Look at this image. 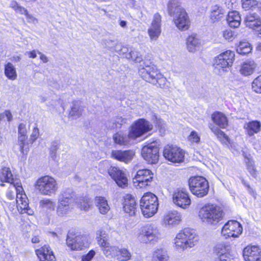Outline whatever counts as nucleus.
<instances>
[{"mask_svg":"<svg viewBox=\"0 0 261 261\" xmlns=\"http://www.w3.org/2000/svg\"><path fill=\"white\" fill-rule=\"evenodd\" d=\"M0 180L2 182H7L13 186L16 192V202L18 211L21 214L27 213L29 215H33L34 211L29 206L28 198L23 193V188L19 183L14 179L11 170L9 168H3L0 173Z\"/></svg>","mask_w":261,"mask_h":261,"instance_id":"f257e3e1","label":"nucleus"},{"mask_svg":"<svg viewBox=\"0 0 261 261\" xmlns=\"http://www.w3.org/2000/svg\"><path fill=\"white\" fill-rule=\"evenodd\" d=\"M153 126L145 119L136 120L131 126L127 136L122 133H117L113 136L116 144L123 145L129 142V139H135L152 129Z\"/></svg>","mask_w":261,"mask_h":261,"instance_id":"f03ea898","label":"nucleus"},{"mask_svg":"<svg viewBox=\"0 0 261 261\" xmlns=\"http://www.w3.org/2000/svg\"><path fill=\"white\" fill-rule=\"evenodd\" d=\"M199 237L195 230L186 228L178 232L173 240L174 246L179 251H184L188 248H192L198 243Z\"/></svg>","mask_w":261,"mask_h":261,"instance_id":"7ed1b4c3","label":"nucleus"},{"mask_svg":"<svg viewBox=\"0 0 261 261\" xmlns=\"http://www.w3.org/2000/svg\"><path fill=\"white\" fill-rule=\"evenodd\" d=\"M199 217L203 222L210 224L217 223L222 217V211L219 206L207 204L200 210Z\"/></svg>","mask_w":261,"mask_h":261,"instance_id":"20e7f679","label":"nucleus"},{"mask_svg":"<svg viewBox=\"0 0 261 261\" xmlns=\"http://www.w3.org/2000/svg\"><path fill=\"white\" fill-rule=\"evenodd\" d=\"M140 206L143 216L146 218H150L157 212L158 199L154 194L146 193L141 198Z\"/></svg>","mask_w":261,"mask_h":261,"instance_id":"39448f33","label":"nucleus"},{"mask_svg":"<svg viewBox=\"0 0 261 261\" xmlns=\"http://www.w3.org/2000/svg\"><path fill=\"white\" fill-rule=\"evenodd\" d=\"M136 237L140 243L147 244L157 241L160 237V233L155 225L146 224L138 229Z\"/></svg>","mask_w":261,"mask_h":261,"instance_id":"423d86ee","label":"nucleus"},{"mask_svg":"<svg viewBox=\"0 0 261 261\" xmlns=\"http://www.w3.org/2000/svg\"><path fill=\"white\" fill-rule=\"evenodd\" d=\"M234 56V53L228 50L215 57L213 64L214 72L220 75L223 74L226 68L232 66Z\"/></svg>","mask_w":261,"mask_h":261,"instance_id":"0eeeda50","label":"nucleus"},{"mask_svg":"<svg viewBox=\"0 0 261 261\" xmlns=\"http://www.w3.org/2000/svg\"><path fill=\"white\" fill-rule=\"evenodd\" d=\"M35 186L39 193L46 196L54 194L58 188L56 180L49 175L43 176L38 178Z\"/></svg>","mask_w":261,"mask_h":261,"instance_id":"6e6552de","label":"nucleus"},{"mask_svg":"<svg viewBox=\"0 0 261 261\" xmlns=\"http://www.w3.org/2000/svg\"><path fill=\"white\" fill-rule=\"evenodd\" d=\"M73 199L70 190L64 192L58 198L56 214L63 217L67 215L73 208Z\"/></svg>","mask_w":261,"mask_h":261,"instance_id":"1a4fd4ad","label":"nucleus"},{"mask_svg":"<svg viewBox=\"0 0 261 261\" xmlns=\"http://www.w3.org/2000/svg\"><path fill=\"white\" fill-rule=\"evenodd\" d=\"M189 186L191 192L198 197H203L208 193V183L202 176H197L190 178Z\"/></svg>","mask_w":261,"mask_h":261,"instance_id":"9d476101","label":"nucleus"},{"mask_svg":"<svg viewBox=\"0 0 261 261\" xmlns=\"http://www.w3.org/2000/svg\"><path fill=\"white\" fill-rule=\"evenodd\" d=\"M163 155L168 161L173 163H181L184 161V151L179 147L173 145H167L164 147Z\"/></svg>","mask_w":261,"mask_h":261,"instance_id":"9b49d317","label":"nucleus"},{"mask_svg":"<svg viewBox=\"0 0 261 261\" xmlns=\"http://www.w3.org/2000/svg\"><path fill=\"white\" fill-rule=\"evenodd\" d=\"M142 157L150 164H155L159 158V148L158 145L152 143L143 146L142 148Z\"/></svg>","mask_w":261,"mask_h":261,"instance_id":"f8f14e48","label":"nucleus"},{"mask_svg":"<svg viewBox=\"0 0 261 261\" xmlns=\"http://www.w3.org/2000/svg\"><path fill=\"white\" fill-rule=\"evenodd\" d=\"M153 174L149 169H144L137 171L133 182L135 187L142 188L148 186L153 179Z\"/></svg>","mask_w":261,"mask_h":261,"instance_id":"ddd939ff","label":"nucleus"},{"mask_svg":"<svg viewBox=\"0 0 261 261\" xmlns=\"http://www.w3.org/2000/svg\"><path fill=\"white\" fill-rule=\"evenodd\" d=\"M242 227L240 223L236 220L228 221L223 227L221 234L227 238H237L242 232Z\"/></svg>","mask_w":261,"mask_h":261,"instance_id":"4468645a","label":"nucleus"},{"mask_svg":"<svg viewBox=\"0 0 261 261\" xmlns=\"http://www.w3.org/2000/svg\"><path fill=\"white\" fill-rule=\"evenodd\" d=\"M173 203L177 206L186 208L191 204L188 192L184 188L176 189L172 195Z\"/></svg>","mask_w":261,"mask_h":261,"instance_id":"2eb2a0df","label":"nucleus"},{"mask_svg":"<svg viewBox=\"0 0 261 261\" xmlns=\"http://www.w3.org/2000/svg\"><path fill=\"white\" fill-rule=\"evenodd\" d=\"M160 72L154 65H141L139 69L140 76L145 81L150 83H154V79Z\"/></svg>","mask_w":261,"mask_h":261,"instance_id":"dca6fc26","label":"nucleus"},{"mask_svg":"<svg viewBox=\"0 0 261 261\" xmlns=\"http://www.w3.org/2000/svg\"><path fill=\"white\" fill-rule=\"evenodd\" d=\"M87 238L84 236H75L69 233L67 236L66 244L72 250H82L85 246Z\"/></svg>","mask_w":261,"mask_h":261,"instance_id":"f3484780","label":"nucleus"},{"mask_svg":"<svg viewBox=\"0 0 261 261\" xmlns=\"http://www.w3.org/2000/svg\"><path fill=\"white\" fill-rule=\"evenodd\" d=\"M110 176L115 181L117 185L124 188L127 185V178L125 173L118 167L111 166L108 169Z\"/></svg>","mask_w":261,"mask_h":261,"instance_id":"a211bd4d","label":"nucleus"},{"mask_svg":"<svg viewBox=\"0 0 261 261\" xmlns=\"http://www.w3.org/2000/svg\"><path fill=\"white\" fill-rule=\"evenodd\" d=\"M243 255L245 261H261V249L258 246H246Z\"/></svg>","mask_w":261,"mask_h":261,"instance_id":"6ab92c4d","label":"nucleus"},{"mask_svg":"<svg viewBox=\"0 0 261 261\" xmlns=\"http://www.w3.org/2000/svg\"><path fill=\"white\" fill-rule=\"evenodd\" d=\"M173 17L174 23L179 30L185 31L189 28L190 21L186 11H180Z\"/></svg>","mask_w":261,"mask_h":261,"instance_id":"aec40b11","label":"nucleus"},{"mask_svg":"<svg viewBox=\"0 0 261 261\" xmlns=\"http://www.w3.org/2000/svg\"><path fill=\"white\" fill-rule=\"evenodd\" d=\"M181 220L180 213L176 211H171L164 215L163 223L166 226L173 227L178 225Z\"/></svg>","mask_w":261,"mask_h":261,"instance_id":"412c9836","label":"nucleus"},{"mask_svg":"<svg viewBox=\"0 0 261 261\" xmlns=\"http://www.w3.org/2000/svg\"><path fill=\"white\" fill-rule=\"evenodd\" d=\"M111 155L113 158L127 163L132 161L135 153L132 150H113Z\"/></svg>","mask_w":261,"mask_h":261,"instance_id":"4be33fe9","label":"nucleus"},{"mask_svg":"<svg viewBox=\"0 0 261 261\" xmlns=\"http://www.w3.org/2000/svg\"><path fill=\"white\" fill-rule=\"evenodd\" d=\"M84 111V107L80 101H73L70 106L68 118L71 120H75L81 117Z\"/></svg>","mask_w":261,"mask_h":261,"instance_id":"5701e85b","label":"nucleus"},{"mask_svg":"<svg viewBox=\"0 0 261 261\" xmlns=\"http://www.w3.org/2000/svg\"><path fill=\"white\" fill-rule=\"evenodd\" d=\"M36 253L40 261L46 260L51 261L55 259V256L50 247L48 246L44 245L39 249L36 250Z\"/></svg>","mask_w":261,"mask_h":261,"instance_id":"b1692460","label":"nucleus"},{"mask_svg":"<svg viewBox=\"0 0 261 261\" xmlns=\"http://www.w3.org/2000/svg\"><path fill=\"white\" fill-rule=\"evenodd\" d=\"M123 209L126 213L130 216L135 215L136 211V202L134 197L127 196L124 199Z\"/></svg>","mask_w":261,"mask_h":261,"instance_id":"393cba45","label":"nucleus"},{"mask_svg":"<svg viewBox=\"0 0 261 261\" xmlns=\"http://www.w3.org/2000/svg\"><path fill=\"white\" fill-rule=\"evenodd\" d=\"M212 120L221 128H225L228 125L226 116L221 112H216L212 115Z\"/></svg>","mask_w":261,"mask_h":261,"instance_id":"a878e982","label":"nucleus"},{"mask_svg":"<svg viewBox=\"0 0 261 261\" xmlns=\"http://www.w3.org/2000/svg\"><path fill=\"white\" fill-rule=\"evenodd\" d=\"M168 252L164 248H156L152 253L151 261H168Z\"/></svg>","mask_w":261,"mask_h":261,"instance_id":"bb28decb","label":"nucleus"},{"mask_svg":"<svg viewBox=\"0 0 261 261\" xmlns=\"http://www.w3.org/2000/svg\"><path fill=\"white\" fill-rule=\"evenodd\" d=\"M98 244L101 247L103 253L107 257L113 256L114 254L112 252L117 251L118 247L116 246H110L109 243L107 242L108 239L97 240Z\"/></svg>","mask_w":261,"mask_h":261,"instance_id":"cd10ccee","label":"nucleus"},{"mask_svg":"<svg viewBox=\"0 0 261 261\" xmlns=\"http://www.w3.org/2000/svg\"><path fill=\"white\" fill-rule=\"evenodd\" d=\"M187 49L190 52H194L201 45V40L195 34H192L187 39Z\"/></svg>","mask_w":261,"mask_h":261,"instance_id":"c85d7f7f","label":"nucleus"},{"mask_svg":"<svg viewBox=\"0 0 261 261\" xmlns=\"http://www.w3.org/2000/svg\"><path fill=\"white\" fill-rule=\"evenodd\" d=\"M256 67V64L253 61H247L244 62L241 65L240 72L244 76L250 75L253 73Z\"/></svg>","mask_w":261,"mask_h":261,"instance_id":"c756f323","label":"nucleus"},{"mask_svg":"<svg viewBox=\"0 0 261 261\" xmlns=\"http://www.w3.org/2000/svg\"><path fill=\"white\" fill-rule=\"evenodd\" d=\"M261 124L257 121H252L244 124V128L246 133L250 136L257 134L260 130Z\"/></svg>","mask_w":261,"mask_h":261,"instance_id":"7c9ffc66","label":"nucleus"},{"mask_svg":"<svg viewBox=\"0 0 261 261\" xmlns=\"http://www.w3.org/2000/svg\"><path fill=\"white\" fill-rule=\"evenodd\" d=\"M224 10L218 5H215L211 8L210 18L215 22L219 21L224 16Z\"/></svg>","mask_w":261,"mask_h":261,"instance_id":"2f4dec72","label":"nucleus"},{"mask_svg":"<svg viewBox=\"0 0 261 261\" xmlns=\"http://www.w3.org/2000/svg\"><path fill=\"white\" fill-rule=\"evenodd\" d=\"M241 18L238 12H229L227 15V21L231 28H238L241 24Z\"/></svg>","mask_w":261,"mask_h":261,"instance_id":"473e14b6","label":"nucleus"},{"mask_svg":"<svg viewBox=\"0 0 261 261\" xmlns=\"http://www.w3.org/2000/svg\"><path fill=\"white\" fill-rule=\"evenodd\" d=\"M185 11L180 6L178 0H170L168 4V12L171 16L180 13V11Z\"/></svg>","mask_w":261,"mask_h":261,"instance_id":"72a5a7b5","label":"nucleus"},{"mask_svg":"<svg viewBox=\"0 0 261 261\" xmlns=\"http://www.w3.org/2000/svg\"><path fill=\"white\" fill-rule=\"evenodd\" d=\"M95 202L96 206L101 214L105 215L109 211L110 207L105 197H96L95 199Z\"/></svg>","mask_w":261,"mask_h":261,"instance_id":"f704fd0d","label":"nucleus"},{"mask_svg":"<svg viewBox=\"0 0 261 261\" xmlns=\"http://www.w3.org/2000/svg\"><path fill=\"white\" fill-rule=\"evenodd\" d=\"M245 21L246 25L252 29L261 22L259 15L256 13H250L247 15Z\"/></svg>","mask_w":261,"mask_h":261,"instance_id":"c9c22d12","label":"nucleus"},{"mask_svg":"<svg viewBox=\"0 0 261 261\" xmlns=\"http://www.w3.org/2000/svg\"><path fill=\"white\" fill-rule=\"evenodd\" d=\"M5 74L11 80H14L17 77V73L14 66L11 63H8L5 65Z\"/></svg>","mask_w":261,"mask_h":261,"instance_id":"e433bc0d","label":"nucleus"},{"mask_svg":"<svg viewBox=\"0 0 261 261\" xmlns=\"http://www.w3.org/2000/svg\"><path fill=\"white\" fill-rule=\"evenodd\" d=\"M252 49V46L249 42L241 41L237 48V51L239 54L244 55L250 53Z\"/></svg>","mask_w":261,"mask_h":261,"instance_id":"4c0bfd02","label":"nucleus"},{"mask_svg":"<svg viewBox=\"0 0 261 261\" xmlns=\"http://www.w3.org/2000/svg\"><path fill=\"white\" fill-rule=\"evenodd\" d=\"M119 252L120 254V256L118 257L119 261H127L131 258L132 254L126 248H122L118 250L117 251L112 252V254H114L112 257L117 256V253Z\"/></svg>","mask_w":261,"mask_h":261,"instance_id":"58836bf2","label":"nucleus"},{"mask_svg":"<svg viewBox=\"0 0 261 261\" xmlns=\"http://www.w3.org/2000/svg\"><path fill=\"white\" fill-rule=\"evenodd\" d=\"M40 206L46 211H53L55 208V203L50 199L45 198L39 202Z\"/></svg>","mask_w":261,"mask_h":261,"instance_id":"ea45409f","label":"nucleus"},{"mask_svg":"<svg viewBox=\"0 0 261 261\" xmlns=\"http://www.w3.org/2000/svg\"><path fill=\"white\" fill-rule=\"evenodd\" d=\"M154 80L155 81L154 83H152L153 85H156V86L163 89L166 88L168 87V82L166 78L164 77L160 72L157 75Z\"/></svg>","mask_w":261,"mask_h":261,"instance_id":"a19ab883","label":"nucleus"},{"mask_svg":"<svg viewBox=\"0 0 261 261\" xmlns=\"http://www.w3.org/2000/svg\"><path fill=\"white\" fill-rule=\"evenodd\" d=\"M127 121V119L126 118H123L121 116H117L111 120L112 125H110L109 127L111 129L120 128L123 124L126 123Z\"/></svg>","mask_w":261,"mask_h":261,"instance_id":"79ce46f5","label":"nucleus"},{"mask_svg":"<svg viewBox=\"0 0 261 261\" xmlns=\"http://www.w3.org/2000/svg\"><path fill=\"white\" fill-rule=\"evenodd\" d=\"M10 7L12 8L16 13L25 16L28 13V10L24 7L20 6L17 2L12 1L11 2Z\"/></svg>","mask_w":261,"mask_h":261,"instance_id":"37998d69","label":"nucleus"},{"mask_svg":"<svg viewBox=\"0 0 261 261\" xmlns=\"http://www.w3.org/2000/svg\"><path fill=\"white\" fill-rule=\"evenodd\" d=\"M27 135H18V145L19 146V150L22 154H27L29 149L25 147V141L27 139Z\"/></svg>","mask_w":261,"mask_h":261,"instance_id":"c03bdc74","label":"nucleus"},{"mask_svg":"<svg viewBox=\"0 0 261 261\" xmlns=\"http://www.w3.org/2000/svg\"><path fill=\"white\" fill-rule=\"evenodd\" d=\"M161 33V28L151 27L148 30V33L151 40H156Z\"/></svg>","mask_w":261,"mask_h":261,"instance_id":"a18cd8bd","label":"nucleus"},{"mask_svg":"<svg viewBox=\"0 0 261 261\" xmlns=\"http://www.w3.org/2000/svg\"><path fill=\"white\" fill-rule=\"evenodd\" d=\"M215 252L220 256H226L224 255L227 251V246L223 243L218 244L214 249Z\"/></svg>","mask_w":261,"mask_h":261,"instance_id":"49530a36","label":"nucleus"},{"mask_svg":"<svg viewBox=\"0 0 261 261\" xmlns=\"http://www.w3.org/2000/svg\"><path fill=\"white\" fill-rule=\"evenodd\" d=\"M58 149V143L57 142H52L49 149V157L54 161H56L58 158L57 154V151Z\"/></svg>","mask_w":261,"mask_h":261,"instance_id":"de8ad7c7","label":"nucleus"},{"mask_svg":"<svg viewBox=\"0 0 261 261\" xmlns=\"http://www.w3.org/2000/svg\"><path fill=\"white\" fill-rule=\"evenodd\" d=\"M252 88L256 93H261V75L253 80L252 83Z\"/></svg>","mask_w":261,"mask_h":261,"instance_id":"09e8293b","label":"nucleus"},{"mask_svg":"<svg viewBox=\"0 0 261 261\" xmlns=\"http://www.w3.org/2000/svg\"><path fill=\"white\" fill-rule=\"evenodd\" d=\"M242 7L245 10L259 5L256 0H242Z\"/></svg>","mask_w":261,"mask_h":261,"instance_id":"8fccbe9b","label":"nucleus"},{"mask_svg":"<svg viewBox=\"0 0 261 261\" xmlns=\"http://www.w3.org/2000/svg\"><path fill=\"white\" fill-rule=\"evenodd\" d=\"M162 17L159 13L154 14L151 24V27L161 28Z\"/></svg>","mask_w":261,"mask_h":261,"instance_id":"3c124183","label":"nucleus"},{"mask_svg":"<svg viewBox=\"0 0 261 261\" xmlns=\"http://www.w3.org/2000/svg\"><path fill=\"white\" fill-rule=\"evenodd\" d=\"M222 35L225 39L228 41H232L236 37L235 32L229 29L223 31Z\"/></svg>","mask_w":261,"mask_h":261,"instance_id":"603ef678","label":"nucleus"},{"mask_svg":"<svg viewBox=\"0 0 261 261\" xmlns=\"http://www.w3.org/2000/svg\"><path fill=\"white\" fill-rule=\"evenodd\" d=\"M128 59H131L133 61L137 63H140L142 60V58L140 54L136 50L131 51L129 54Z\"/></svg>","mask_w":261,"mask_h":261,"instance_id":"864d4df0","label":"nucleus"},{"mask_svg":"<svg viewBox=\"0 0 261 261\" xmlns=\"http://www.w3.org/2000/svg\"><path fill=\"white\" fill-rule=\"evenodd\" d=\"M79 205L81 210L87 211L91 205L90 199L89 198L85 197L80 202Z\"/></svg>","mask_w":261,"mask_h":261,"instance_id":"5fc2aeb1","label":"nucleus"},{"mask_svg":"<svg viewBox=\"0 0 261 261\" xmlns=\"http://www.w3.org/2000/svg\"><path fill=\"white\" fill-rule=\"evenodd\" d=\"M188 140L191 143H198L200 142V138L198 133L193 130L191 132L190 135L188 138Z\"/></svg>","mask_w":261,"mask_h":261,"instance_id":"6e6d98bb","label":"nucleus"},{"mask_svg":"<svg viewBox=\"0 0 261 261\" xmlns=\"http://www.w3.org/2000/svg\"><path fill=\"white\" fill-rule=\"evenodd\" d=\"M247 167L250 174L254 177H255L257 175V171L255 169L254 163L252 161L249 160L247 163Z\"/></svg>","mask_w":261,"mask_h":261,"instance_id":"4d7b16f0","label":"nucleus"},{"mask_svg":"<svg viewBox=\"0 0 261 261\" xmlns=\"http://www.w3.org/2000/svg\"><path fill=\"white\" fill-rule=\"evenodd\" d=\"M216 136L222 143L227 144L228 142V136L222 130H220Z\"/></svg>","mask_w":261,"mask_h":261,"instance_id":"13d9d810","label":"nucleus"},{"mask_svg":"<svg viewBox=\"0 0 261 261\" xmlns=\"http://www.w3.org/2000/svg\"><path fill=\"white\" fill-rule=\"evenodd\" d=\"M39 136V130L36 125L33 128L32 133L30 137V140L32 143H33Z\"/></svg>","mask_w":261,"mask_h":261,"instance_id":"bf43d9fd","label":"nucleus"},{"mask_svg":"<svg viewBox=\"0 0 261 261\" xmlns=\"http://www.w3.org/2000/svg\"><path fill=\"white\" fill-rule=\"evenodd\" d=\"M6 118L8 121H11L12 119V116L11 112L9 111H5L4 113L0 114V123L3 120Z\"/></svg>","mask_w":261,"mask_h":261,"instance_id":"052dcab7","label":"nucleus"},{"mask_svg":"<svg viewBox=\"0 0 261 261\" xmlns=\"http://www.w3.org/2000/svg\"><path fill=\"white\" fill-rule=\"evenodd\" d=\"M155 124L156 126L160 128V132L165 130L166 124L162 119L156 118Z\"/></svg>","mask_w":261,"mask_h":261,"instance_id":"680f3d73","label":"nucleus"},{"mask_svg":"<svg viewBox=\"0 0 261 261\" xmlns=\"http://www.w3.org/2000/svg\"><path fill=\"white\" fill-rule=\"evenodd\" d=\"M108 239V234L103 230H99L96 232V240Z\"/></svg>","mask_w":261,"mask_h":261,"instance_id":"e2e57ef3","label":"nucleus"},{"mask_svg":"<svg viewBox=\"0 0 261 261\" xmlns=\"http://www.w3.org/2000/svg\"><path fill=\"white\" fill-rule=\"evenodd\" d=\"M18 135H27L26 125L20 123L18 126Z\"/></svg>","mask_w":261,"mask_h":261,"instance_id":"0e129e2a","label":"nucleus"},{"mask_svg":"<svg viewBox=\"0 0 261 261\" xmlns=\"http://www.w3.org/2000/svg\"><path fill=\"white\" fill-rule=\"evenodd\" d=\"M25 17L27 18V21L29 23L36 24L38 22L37 19L34 17L32 15L30 14L29 13L26 14Z\"/></svg>","mask_w":261,"mask_h":261,"instance_id":"69168bd1","label":"nucleus"},{"mask_svg":"<svg viewBox=\"0 0 261 261\" xmlns=\"http://www.w3.org/2000/svg\"><path fill=\"white\" fill-rule=\"evenodd\" d=\"M103 44L105 46L110 49L113 48V46L114 44V41L110 39H106L103 40Z\"/></svg>","mask_w":261,"mask_h":261,"instance_id":"338daca9","label":"nucleus"},{"mask_svg":"<svg viewBox=\"0 0 261 261\" xmlns=\"http://www.w3.org/2000/svg\"><path fill=\"white\" fill-rule=\"evenodd\" d=\"M253 30H254L255 33L259 37V35H261V22L257 24Z\"/></svg>","mask_w":261,"mask_h":261,"instance_id":"774afa93","label":"nucleus"}]
</instances>
